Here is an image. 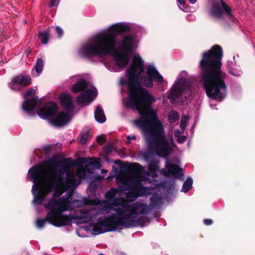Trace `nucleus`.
<instances>
[{
	"label": "nucleus",
	"mask_w": 255,
	"mask_h": 255,
	"mask_svg": "<svg viewBox=\"0 0 255 255\" xmlns=\"http://www.w3.org/2000/svg\"><path fill=\"white\" fill-rule=\"evenodd\" d=\"M114 163L116 164H120L122 163V161L121 160H117L114 162Z\"/></svg>",
	"instance_id": "56"
},
{
	"label": "nucleus",
	"mask_w": 255,
	"mask_h": 255,
	"mask_svg": "<svg viewBox=\"0 0 255 255\" xmlns=\"http://www.w3.org/2000/svg\"><path fill=\"white\" fill-rule=\"evenodd\" d=\"M179 118V116L176 111L172 110L169 114L168 119L171 123H175Z\"/></svg>",
	"instance_id": "34"
},
{
	"label": "nucleus",
	"mask_w": 255,
	"mask_h": 255,
	"mask_svg": "<svg viewBox=\"0 0 255 255\" xmlns=\"http://www.w3.org/2000/svg\"><path fill=\"white\" fill-rule=\"evenodd\" d=\"M113 150V145L109 143L103 147V151L105 154H109Z\"/></svg>",
	"instance_id": "40"
},
{
	"label": "nucleus",
	"mask_w": 255,
	"mask_h": 255,
	"mask_svg": "<svg viewBox=\"0 0 255 255\" xmlns=\"http://www.w3.org/2000/svg\"><path fill=\"white\" fill-rule=\"evenodd\" d=\"M153 81L148 76L141 74L138 76L137 83H122V85L127 86L128 94V100L124 103L125 106L136 110L141 117L152 110L151 105L156 101L155 98L143 86L152 88Z\"/></svg>",
	"instance_id": "3"
},
{
	"label": "nucleus",
	"mask_w": 255,
	"mask_h": 255,
	"mask_svg": "<svg viewBox=\"0 0 255 255\" xmlns=\"http://www.w3.org/2000/svg\"><path fill=\"white\" fill-rule=\"evenodd\" d=\"M38 97L34 96L32 98L26 99L23 103L22 109L29 115L35 116L34 109L37 104Z\"/></svg>",
	"instance_id": "18"
},
{
	"label": "nucleus",
	"mask_w": 255,
	"mask_h": 255,
	"mask_svg": "<svg viewBox=\"0 0 255 255\" xmlns=\"http://www.w3.org/2000/svg\"><path fill=\"white\" fill-rule=\"evenodd\" d=\"M62 192L60 191L55 190L51 198H54L55 200H57L56 197H59L62 194Z\"/></svg>",
	"instance_id": "46"
},
{
	"label": "nucleus",
	"mask_w": 255,
	"mask_h": 255,
	"mask_svg": "<svg viewBox=\"0 0 255 255\" xmlns=\"http://www.w3.org/2000/svg\"><path fill=\"white\" fill-rule=\"evenodd\" d=\"M133 123L141 128L145 134L149 135L146 137V140L149 148L155 149L159 156L167 157L173 150L175 144L172 142L171 146H169L165 137L163 126L153 110L143 114L140 119L135 120Z\"/></svg>",
	"instance_id": "2"
},
{
	"label": "nucleus",
	"mask_w": 255,
	"mask_h": 255,
	"mask_svg": "<svg viewBox=\"0 0 255 255\" xmlns=\"http://www.w3.org/2000/svg\"><path fill=\"white\" fill-rule=\"evenodd\" d=\"M134 36L131 35L124 36L120 42V51L116 50L113 54L116 64L121 68L127 66L129 60V54L133 49Z\"/></svg>",
	"instance_id": "8"
},
{
	"label": "nucleus",
	"mask_w": 255,
	"mask_h": 255,
	"mask_svg": "<svg viewBox=\"0 0 255 255\" xmlns=\"http://www.w3.org/2000/svg\"><path fill=\"white\" fill-rule=\"evenodd\" d=\"M31 83V78L29 75L19 74L14 77L11 82V89L18 91L20 87H26Z\"/></svg>",
	"instance_id": "14"
},
{
	"label": "nucleus",
	"mask_w": 255,
	"mask_h": 255,
	"mask_svg": "<svg viewBox=\"0 0 255 255\" xmlns=\"http://www.w3.org/2000/svg\"><path fill=\"white\" fill-rule=\"evenodd\" d=\"M35 90L33 88H29L26 90V92L24 94L23 97L24 98H26L30 96L35 93Z\"/></svg>",
	"instance_id": "41"
},
{
	"label": "nucleus",
	"mask_w": 255,
	"mask_h": 255,
	"mask_svg": "<svg viewBox=\"0 0 255 255\" xmlns=\"http://www.w3.org/2000/svg\"><path fill=\"white\" fill-rule=\"evenodd\" d=\"M39 39L41 43L46 44L48 43L49 39V32L47 31H40L38 34Z\"/></svg>",
	"instance_id": "33"
},
{
	"label": "nucleus",
	"mask_w": 255,
	"mask_h": 255,
	"mask_svg": "<svg viewBox=\"0 0 255 255\" xmlns=\"http://www.w3.org/2000/svg\"><path fill=\"white\" fill-rule=\"evenodd\" d=\"M46 222H48L56 227H62L50 210L47 213L44 219H38L37 220L36 225L38 228H42Z\"/></svg>",
	"instance_id": "17"
},
{
	"label": "nucleus",
	"mask_w": 255,
	"mask_h": 255,
	"mask_svg": "<svg viewBox=\"0 0 255 255\" xmlns=\"http://www.w3.org/2000/svg\"><path fill=\"white\" fill-rule=\"evenodd\" d=\"M46 165V163H40L33 166L28 170V174L31 176V179L34 183L32 188L34 197L33 202L37 205L42 204L43 201L46 196V188L43 187L44 179L40 176V174L43 172V168ZM46 189L50 191L47 187Z\"/></svg>",
	"instance_id": "7"
},
{
	"label": "nucleus",
	"mask_w": 255,
	"mask_h": 255,
	"mask_svg": "<svg viewBox=\"0 0 255 255\" xmlns=\"http://www.w3.org/2000/svg\"><path fill=\"white\" fill-rule=\"evenodd\" d=\"M95 118L99 123H104L106 121V117L104 114L103 109L101 106L99 105L95 111Z\"/></svg>",
	"instance_id": "29"
},
{
	"label": "nucleus",
	"mask_w": 255,
	"mask_h": 255,
	"mask_svg": "<svg viewBox=\"0 0 255 255\" xmlns=\"http://www.w3.org/2000/svg\"><path fill=\"white\" fill-rule=\"evenodd\" d=\"M89 137V131H85L81 134V138L80 140V142L83 144L86 143L88 138Z\"/></svg>",
	"instance_id": "38"
},
{
	"label": "nucleus",
	"mask_w": 255,
	"mask_h": 255,
	"mask_svg": "<svg viewBox=\"0 0 255 255\" xmlns=\"http://www.w3.org/2000/svg\"><path fill=\"white\" fill-rule=\"evenodd\" d=\"M43 66L44 62L43 59L40 58H38L34 66V69L36 73V76H39V75L42 72L43 69Z\"/></svg>",
	"instance_id": "32"
},
{
	"label": "nucleus",
	"mask_w": 255,
	"mask_h": 255,
	"mask_svg": "<svg viewBox=\"0 0 255 255\" xmlns=\"http://www.w3.org/2000/svg\"><path fill=\"white\" fill-rule=\"evenodd\" d=\"M106 141V138L102 135H99L97 137V141L99 144H102Z\"/></svg>",
	"instance_id": "45"
},
{
	"label": "nucleus",
	"mask_w": 255,
	"mask_h": 255,
	"mask_svg": "<svg viewBox=\"0 0 255 255\" xmlns=\"http://www.w3.org/2000/svg\"><path fill=\"white\" fill-rule=\"evenodd\" d=\"M149 207L151 208H154L160 205L162 203V198L157 194H154L150 198Z\"/></svg>",
	"instance_id": "30"
},
{
	"label": "nucleus",
	"mask_w": 255,
	"mask_h": 255,
	"mask_svg": "<svg viewBox=\"0 0 255 255\" xmlns=\"http://www.w3.org/2000/svg\"><path fill=\"white\" fill-rule=\"evenodd\" d=\"M118 192V189L112 188L110 190L107 192L105 194V197L107 199H111L115 197Z\"/></svg>",
	"instance_id": "35"
},
{
	"label": "nucleus",
	"mask_w": 255,
	"mask_h": 255,
	"mask_svg": "<svg viewBox=\"0 0 255 255\" xmlns=\"http://www.w3.org/2000/svg\"><path fill=\"white\" fill-rule=\"evenodd\" d=\"M109 154H105V155H104L105 159L108 162H110V158H109Z\"/></svg>",
	"instance_id": "54"
},
{
	"label": "nucleus",
	"mask_w": 255,
	"mask_h": 255,
	"mask_svg": "<svg viewBox=\"0 0 255 255\" xmlns=\"http://www.w3.org/2000/svg\"><path fill=\"white\" fill-rule=\"evenodd\" d=\"M122 208L124 211L125 214H131L133 208V204L128 205V203L124 202L122 204Z\"/></svg>",
	"instance_id": "36"
},
{
	"label": "nucleus",
	"mask_w": 255,
	"mask_h": 255,
	"mask_svg": "<svg viewBox=\"0 0 255 255\" xmlns=\"http://www.w3.org/2000/svg\"><path fill=\"white\" fill-rule=\"evenodd\" d=\"M189 2L192 4H194L196 2L197 0H189Z\"/></svg>",
	"instance_id": "57"
},
{
	"label": "nucleus",
	"mask_w": 255,
	"mask_h": 255,
	"mask_svg": "<svg viewBox=\"0 0 255 255\" xmlns=\"http://www.w3.org/2000/svg\"><path fill=\"white\" fill-rule=\"evenodd\" d=\"M180 133V131L179 130H176L175 131L174 135L175 137H178V139L177 140V142L179 143H183L186 140V137L184 136H179V134Z\"/></svg>",
	"instance_id": "39"
},
{
	"label": "nucleus",
	"mask_w": 255,
	"mask_h": 255,
	"mask_svg": "<svg viewBox=\"0 0 255 255\" xmlns=\"http://www.w3.org/2000/svg\"><path fill=\"white\" fill-rule=\"evenodd\" d=\"M129 191L126 194L127 200L130 202L135 201L138 197L145 195L147 188L143 187L139 181H136L129 185Z\"/></svg>",
	"instance_id": "12"
},
{
	"label": "nucleus",
	"mask_w": 255,
	"mask_h": 255,
	"mask_svg": "<svg viewBox=\"0 0 255 255\" xmlns=\"http://www.w3.org/2000/svg\"><path fill=\"white\" fill-rule=\"evenodd\" d=\"M186 126V124L185 123H184L183 122V121L182 120V121L180 123V128L182 129H184L185 128Z\"/></svg>",
	"instance_id": "53"
},
{
	"label": "nucleus",
	"mask_w": 255,
	"mask_h": 255,
	"mask_svg": "<svg viewBox=\"0 0 255 255\" xmlns=\"http://www.w3.org/2000/svg\"><path fill=\"white\" fill-rule=\"evenodd\" d=\"M76 179L75 178L74 176L70 173H67L66 174V179L65 181L63 182H59L58 186H61L65 188H68L72 186H74L76 183Z\"/></svg>",
	"instance_id": "26"
},
{
	"label": "nucleus",
	"mask_w": 255,
	"mask_h": 255,
	"mask_svg": "<svg viewBox=\"0 0 255 255\" xmlns=\"http://www.w3.org/2000/svg\"><path fill=\"white\" fill-rule=\"evenodd\" d=\"M58 0H50V6L53 7L56 6L57 5V1Z\"/></svg>",
	"instance_id": "50"
},
{
	"label": "nucleus",
	"mask_w": 255,
	"mask_h": 255,
	"mask_svg": "<svg viewBox=\"0 0 255 255\" xmlns=\"http://www.w3.org/2000/svg\"><path fill=\"white\" fill-rule=\"evenodd\" d=\"M118 220L120 226L126 228H131L138 226H143V221L142 218H134L133 214H125L119 217Z\"/></svg>",
	"instance_id": "13"
},
{
	"label": "nucleus",
	"mask_w": 255,
	"mask_h": 255,
	"mask_svg": "<svg viewBox=\"0 0 255 255\" xmlns=\"http://www.w3.org/2000/svg\"><path fill=\"white\" fill-rule=\"evenodd\" d=\"M70 120L69 114L62 112L52 120V124L56 127L61 128L67 125Z\"/></svg>",
	"instance_id": "21"
},
{
	"label": "nucleus",
	"mask_w": 255,
	"mask_h": 255,
	"mask_svg": "<svg viewBox=\"0 0 255 255\" xmlns=\"http://www.w3.org/2000/svg\"><path fill=\"white\" fill-rule=\"evenodd\" d=\"M84 205H90L91 204V200L85 198L83 200Z\"/></svg>",
	"instance_id": "52"
},
{
	"label": "nucleus",
	"mask_w": 255,
	"mask_h": 255,
	"mask_svg": "<svg viewBox=\"0 0 255 255\" xmlns=\"http://www.w3.org/2000/svg\"><path fill=\"white\" fill-rule=\"evenodd\" d=\"M62 108L68 112H73L74 107L72 97L69 94H62L59 97Z\"/></svg>",
	"instance_id": "19"
},
{
	"label": "nucleus",
	"mask_w": 255,
	"mask_h": 255,
	"mask_svg": "<svg viewBox=\"0 0 255 255\" xmlns=\"http://www.w3.org/2000/svg\"><path fill=\"white\" fill-rule=\"evenodd\" d=\"M223 49L214 45L202 54L199 61V76L207 96L222 101L227 95V87L224 81L226 73L222 70Z\"/></svg>",
	"instance_id": "1"
},
{
	"label": "nucleus",
	"mask_w": 255,
	"mask_h": 255,
	"mask_svg": "<svg viewBox=\"0 0 255 255\" xmlns=\"http://www.w3.org/2000/svg\"><path fill=\"white\" fill-rule=\"evenodd\" d=\"M149 208L146 204L141 203H133V208L131 211V214L133 216L139 213L142 215H145L149 211Z\"/></svg>",
	"instance_id": "24"
},
{
	"label": "nucleus",
	"mask_w": 255,
	"mask_h": 255,
	"mask_svg": "<svg viewBox=\"0 0 255 255\" xmlns=\"http://www.w3.org/2000/svg\"><path fill=\"white\" fill-rule=\"evenodd\" d=\"M82 160H85V159L84 158H81Z\"/></svg>",
	"instance_id": "58"
},
{
	"label": "nucleus",
	"mask_w": 255,
	"mask_h": 255,
	"mask_svg": "<svg viewBox=\"0 0 255 255\" xmlns=\"http://www.w3.org/2000/svg\"><path fill=\"white\" fill-rule=\"evenodd\" d=\"M73 195V192L71 191L68 192L64 196H63L62 197H63L65 199H67V201H71L70 200L72 199Z\"/></svg>",
	"instance_id": "44"
},
{
	"label": "nucleus",
	"mask_w": 255,
	"mask_h": 255,
	"mask_svg": "<svg viewBox=\"0 0 255 255\" xmlns=\"http://www.w3.org/2000/svg\"><path fill=\"white\" fill-rule=\"evenodd\" d=\"M128 170L135 175H138L144 172V168L138 163H128Z\"/></svg>",
	"instance_id": "28"
},
{
	"label": "nucleus",
	"mask_w": 255,
	"mask_h": 255,
	"mask_svg": "<svg viewBox=\"0 0 255 255\" xmlns=\"http://www.w3.org/2000/svg\"><path fill=\"white\" fill-rule=\"evenodd\" d=\"M166 168L168 172L164 171L163 174L166 177L169 176V173L176 178H180L181 176L183 175L182 169L177 165L167 163L166 165Z\"/></svg>",
	"instance_id": "22"
},
{
	"label": "nucleus",
	"mask_w": 255,
	"mask_h": 255,
	"mask_svg": "<svg viewBox=\"0 0 255 255\" xmlns=\"http://www.w3.org/2000/svg\"><path fill=\"white\" fill-rule=\"evenodd\" d=\"M120 198H116L113 200L112 204L114 206H118L120 204Z\"/></svg>",
	"instance_id": "48"
},
{
	"label": "nucleus",
	"mask_w": 255,
	"mask_h": 255,
	"mask_svg": "<svg viewBox=\"0 0 255 255\" xmlns=\"http://www.w3.org/2000/svg\"><path fill=\"white\" fill-rule=\"evenodd\" d=\"M144 71V61L138 54L135 55L132 60V63L127 69L126 73L127 79H122L120 84L124 82L137 83L138 76H140Z\"/></svg>",
	"instance_id": "9"
},
{
	"label": "nucleus",
	"mask_w": 255,
	"mask_h": 255,
	"mask_svg": "<svg viewBox=\"0 0 255 255\" xmlns=\"http://www.w3.org/2000/svg\"><path fill=\"white\" fill-rule=\"evenodd\" d=\"M136 137L135 135H132V136H128L127 137V143H129L130 142L131 140L133 139L134 140H136Z\"/></svg>",
	"instance_id": "49"
},
{
	"label": "nucleus",
	"mask_w": 255,
	"mask_h": 255,
	"mask_svg": "<svg viewBox=\"0 0 255 255\" xmlns=\"http://www.w3.org/2000/svg\"><path fill=\"white\" fill-rule=\"evenodd\" d=\"M159 168L158 162L155 160H152L149 163L148 169V171L146 172V174L150 176L152 178H155L158 176L157 171Z\"/></svg>",
	"instance_id": "25"
},
{
	"label": "nucleus",
	"mask_w": 255,
	"mask_h": 255,
	"mask_svg": "<svg viewBox=\"0 0 255 255\" xmlns=\"http://www.w3.org/2000/svg\"><path fill=\"white\" fill-rule=\"evenodd\" d=\"M118 218L111 215L108 217H100L98 222L93 225V231L97 234L116 231L120 227Z\"/></svg>",
	"instance_id": "10"
},
{
	"label": "nucleus",
	"mask_w": 255,
	"mask_h": 255,
	"mask_svg": "<svg viewBox=\"0 0 255 255\" xmlns=\"http://www.w3.org/2000/svg\"><path fill=\"white\" fill-rule=\"evenodd\" d=\"M130 30L131 28L128 24L122 23L113 24L106 32L96 35L92 44L83 45L81 49V54L85 57H101L111 54L115 50L118 34Z\"/></svg>",
	"instance_id": "4"
},
{
	"label": "nucleus",
	"mask_w": 255,
	"mask_h": 255,
	"mask_svg": "<svg viewBox=\"0 0 255 255\" xmlns=\"http://www.w3.org/2000/svg\"><path fill=\"white\" fill-rule=\"evenodd\" d=\"M203 223L206 226H210L213 224V221L210 219H205L203 220Z\"/></svg>",
	"instance_id": "47"
},
{
	"label": "nucleus",
	"mask_w": 255,
	"mask_h": 255,
	"mask_svg": "<svg viewBox=\"0 0 255 255\" xmlns=\"http://www.w3.org/2000/svg\"><path fill=\"white\" fill-rule=\"evenodd\" d=\"M177 0L181 5H183L185 4V0Z\"/></svg>",
	"instance_id": "55"
},
{
	"label": "nucleus",
	"mask_w": 255,
	"mask_h": 255,
	"mask_svg": "<svg viewBox=\"0 0 255 255\" xmlns=\"http://www.w3.org/2000/svg\"><path fill=\"white\" fill-rule=\"evenodd\" d=\"M51 145H46L45 146L43 149H42V151H43V152L46 154V155H48L50 150H51Z\"/></svg>",
	"instance_id": "43"
},
{
	"label": "nucleus",
	"mask_w": 255,
	"mask_h": 255,
	"mask_svg": "<svg viewBox=\"0 0 255 255\" xmlns=\"http://www.w3.org/2000/svg\"><path fill=\"white\" fill-rule=\"evenodd\" d=\"M221 3L222 7L219 3L213 5L210 14L217 19H221L224 14H226L232 21L235 22L237 19L234 16L231 8L223 0H221Z\"/></svg>",
	"instance_id": "11"
},
{
	"label": "nucleus",
	"mask_w": 255,
	"mask_h": 255,
	"mask_svg": "<svg viewBox=\"0 0 255 255\" xmlns=\"http://www.w3.org/2000/svg\"><path fill=\"white\" fill-rule=\"evenodd\" d=\"M78 201L77 200H74L73 202L67 201V199H65L63 197H61L58 200L51 198L44 205V207L47 210H50L61 226L64 227L70 225L72 220L76 219V217L72 214L64 215L63 213L70 210L71 203Z\"/></svg>",
	"instance_id": "6"
},
{
	"label": "nucleus",
	"mask_w": 255,
	"mask_h": 255,
	"mask_svg": "<svg viewBox=\"0 0 255 255\" xmlns=\"http://www.w3.org/2000/svg\"><path fill=\"white\" fill-rule=\"evenodd\" d=\"M41 163H44L42 162ZM47 165L43 168L40 176L47 182V188L51 191L63 182L61 176L65 173H69L70 169L76 165L75 161L71 158L59 159L53 157L46 162Z\"/></svg>",
	"instance_id": "5"
},
{
	"label": "nucleus",
	"mask_w": 255,
	"mask_h": 255,
	"mask_svg": "<svg viewBox=\"0 0 255 255\" xmlns=\"http://www.w3.org/2000/svg\"><path fill=\"white\" fill-rule=\"evenodd\" d=\"M57 108V105L56 103L48 102L39 109L38 115L41 118L44 119L51 118L56 114Z\"/></svg>",
	"instance_id": "15"
},
{
	"label": "nucleus",
	"mask_w": 255,
	"mask_h": 255,
	"mask_svg": "<svg viewBox=\"0 0 255 255\" xmlns=\"http://www.w3.org/2000/svg\"><path fill=\"white\" fill-rule=\"evenodd\" d=\"M144 157L145 160L147 161H149L151 158V155L148 153L145 154L144 155Z\"/></svg>",
	"instance_id": "51"
},
{
	"label": "nucleus",
	"mask_w": 255,
	"mask_h": 255,
	"mask_svg": "<svg viewBox=\"0 0 255 255\" xmlns=\"http://www.w3.org/2000/svg\"><path fill=\"white\" fill-rule=\"evenodd\" d=\"M181 80L178 83L173 85L170 89L168 98L171 100H175L178 98L185 90L184 82Z\"/></svg>",
	"instance_id": "20"
},
{
	"label": "nucleus",
	"mask_w": 255,
	"mask_h": 255,
	"mask_svg": "<svg viewBox=\"0 0 255 255\" xmlns=\"http://www.w3.org/2000/svg\"><path fill=\"white\" fill-rule=\"evenodd\" d=\"M55 31L58 38H60L62 36L63 31L60 27L58 26H56L55 27Z\"/></svg>",
	"instance_id": "42"
},
{
	"label": "nucleus",
	"mask_w": 255,
	"mask_h": 255,
	"mask_svg": "<svg viewBox=\"0 0 255 255\" xmlns=\"http://www.w3.org/2000/svg\"><path fill=\"white\" fill-rule=\"evenodd\" d=\"M77 176H78V172H77Z\"/></svg>",
	"instance_id": "59"
},
{
	"label": "nucleus",
	"mask_w": 255,
	"mask_h": 255,
	"mask_svg": "<svg viewBox=\"0 0 255 255\" xmlns=\"http://www.w3.org/2000/svg\"><path fill=\"white\" fill-rule=\"evenodd\" d=\"M193 179L190 177H188L183 184L181 191L184 193L188 192L192 187Z\"/></svg>",
	"instance_id": "31"
},
{
	"label": "nucleus",
	"mask_w": 255,
	"mask_h": 255,
	"mask_svg": "<svg viewBox=\"0 0 255 255\" xmlns=\"http://www.w3.org/2000/svg\"><path fill=\"white\" fill-rule=\"evenodd\" d=\"M97 95L93 90L88 89L81 93L76 98L78 104L82 106L88 105L90 101H92L96 98Z\"/></svg>",
	"instance_id": "16"
},
{
	"label": "nucleus",
	"mask_w": 255,
	"mask_h": 255,
	"mask_svg": "<svg viewBox=\"0 0 255 255\" xmlns=\"http://www.w3.org/2000/svg\"><path fill=\"white\" fill-rule=\"evenodd\" d=\"M146 74L154 81H157L159 83H162L164 82L163 77L160 75L155 68L149 65L146 69Z\"/></svg>",
	"instance_id": "23"
},
{
	"label": "nucleus",
	"mask_w": 255,
	"mask_h": 255,
	"mask_svg": "<svg viewBox=\"0 0 255 255\" xmlns=\"http://www.w3.org/2000/svg\"><path fill=\"white\" fill-rule=\"evenodd\" d=\"M113 210L116 211L117 213L112 214V215L115 216L118 219L121 216L124 215L125 214L124 211L122 207H117L113 209Z\"/></svg>",
	"instance_id": "37"
},
{
	"label": "nucleus",
	"mask_w": 255,
	"mask_h": 255,
	"mask_svg": "<svg viewBox=\"0 0 255 255\" xmlns=\"http://www.w3.org/2000/svg\"><path fill=\"white\" fill-rule=\"evenodd\" d=\"M88 86V83L85 79L79 80L73 85L72 91L76 93L79 92L85 91Z\"/></svg>",
	"instance_id": "27"
}]
</instances>
